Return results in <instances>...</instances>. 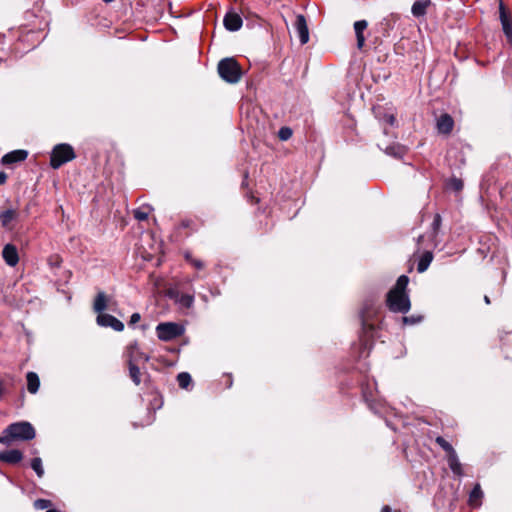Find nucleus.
I'll list each match as a JSON object with an SVG mask.
<instances>
[{"instance_id":"obj_1","label":"nucleus","mask_w":512,"mask_h":512,"mask_svg":"<svg viewBox=\"0 0 512 512\" xmlns=\"http://www.w3.org/2000/svg\"><path fill=\"white\" fill-rule=\"evenodd\" d=\"M409 283V278L406 275H401L395 286L388 292L386 304L392 312L407 313L410 309V299L406 293V288Z\"/></svg>"},{"instance_id":"obj_2","label":"nucleus","mask_w":512,"mask_h":512,"mask_svg":"<svg viewBox=\"0 0 512 512\" xmlns=\"http://www.w3.org/2000/svg\"><path fill=\"white\" fill-rule=\"evenodd\" d=\"M220 77L228 83H237L241 79V68L233 58H225L218 63Z\"/></svg>"},{"instance_id":"obj_3","label":"nucleus","mask_w":512,"mask_h":512,"mask_svg":"<svg viewBox=\"0 0 512 512\" xmlns=\"http://www.w3.org/2000/svg\"><path fill=\"white\" fill-rule=\"evenodd\" d=\"M75 158V153L73 148L68 144H58L56 145L51 153L50 157V165L54 169H58L66 162H69Z\"/></svg>"},{"instance_id":"obj_4","label":"nucleus","mask_w":512,"mask_h":512,"mask_svg":"<svg viewBox=\"0 0 512 512\" xmlns=\"http://www.w3.org/2000/svg\"><path fill=\"white\" fill-rule=\"evenodd\" d=\"M11 440H31L35 437V429L29 422H16L6 427Z\"/></svg>"},{"instance_id":"obj_5","label":"nucleus","mask_w":512,"mask_h":512,"mask_svg":"<svg viewBox=\"0 0 512 512\" xmlns=\"http://www.w3.org/2000/svg\"><path fill=\"white\" fill-rule=\"evenodd\" d=\"M378 307L373 300H367L361 309L360 317L364 333L367 335L374 330V324L371 320L377 315Z\"/></svg>"},{"instance_id":"obj_6","label":"nucleus","mask_w":512,"mask_h":512,"mask_svg":"<svg viewBox=\"0 0 512 512\" xmlns=\"http://www.w3.org/2000/svg\"><path fill=\"white\" fill-rule=\"evenodd\" d=\"M156 333L160 340L170 341L179 337L183 333V329L176 323L165 322L157 325Z\"/></svg>"},{"instance_id":"obj_7","label":"nucleus","mask_w":512,"mask_h":512,"mask_svg":"<svg viewBox=\"0 0 512 512\" xmlns=\"http://www.w3.org/2000/svg\"><path fill=\"white\" fill-rule=\"evenodd\" d=\"M124 356L127 359V364H137L140 361H149V356L140 350L137 342H132L126 347Z\"/></svg>"},{"instance_id":"obj_8","label":"nucleus","mask_w":512,"mask_h":512,"mask_svg":"<svg viewBox=\"0 0 512 512\" xmlns=\"http://www.w3.org/2000/svg\"><path fill=\"white\" fill-rule=\"evenodd\" d=\"M499 18L504 34L508 42L512 44V19L502 0H499Z\"/></svg>"},{"instance_id":"obj_9","label":"nucleus","mask_w":512,"mask_h":512,"mask_svg":"<svg viewBox=\"0 0 512 512\" xmlns=\"http://www.w3.org/2000/svg\"><path fill=\"white\" fill-rule=\"evenodd\" d=\"M20 216L19 211L16 208H8L0 211V224L6 230H13L14 222L18 220Z\"/></svg>"},{"instance_id":"obj_10","label":"nucleus","mask_w":512,"mask_h":512,"mask_svg":"<svg viewBox=\"0 0 512 512\" xmlns=\"http://www.w3.org/2000/svg\"><path fill=\"white\" fill-rule=\"evenodd\" d=\"M97 323L103 327H111L113 330L118 332L124 329V324L120 320L106 313H100L97 316Z\"/></svg>"},{"instance_id":"obj_11","label":"nucleus","mask_w":512,"mask_h":512,"mask_svg":"<svg viewBox=\"0 0 512 512\" xmlns=\"http://www.w3.org/2000/svg\"><path fill=\"white\" fill-rule=\"evenodd\" d=\"M2 257L8 266L15 267L19 262L17 247L10 243L6 244L2 250Z\"/></svg>"},{"instance_id":"obj_12","label":"nucleus","mask_w":512,"mask_h":512,"mask_svg":"<svg viewBox=\"0 0 512 512\" xmlns=\"http://www.w3.org/2000/svg\"><path fill=\"white\" fill-rule=\"evenodd\" d=\"M294 27L298 34L301 44H306L309 41V30L306 19L303 15L296 16Z\"/></svg>"},{"instance_id":"obj_13","label":"nucleus","mask_w":512,"mask_h":512,"mask_svg":"<svg viewBox=\"0 0 512 512\" xmlns=\"http://www.w3.org/2000/svg\"><path fill=\"white\" fill-rule=\"evenodd\" d=\"M27 156L28 153L26 150H14L4 155L2 157L1 163L3 165H10L13 163L24 161L27 158Z\"/></svg>"},{"instance_id":"obj_14","label":"nucleus","mask_w":512,"mask_h":512,"mask_svg":"<svg viewBox=\"0 0 512 512\" xmlns=\"http://www.w3.org/2000/svg\"><path fill=\"white\" fill-rule=\"evenodd\" d=\"M224 26L229 31H237L242 26V18L237 13H227L224 17Z\"/></svg>"},{"instance_id":"obj_15","label":"nucleus","mask_w":512,"mask_h":512,"mask_svg":"<svg viewBox=\"0 0 512 512\" xmlns=\"http://www.w3.org/2000/svg\"><path fill=\"white\" fill-rule=\"evenodd\" d=\"M23 458V454L20 450L12 449L0 452V461L8 464L19 463Z\"/></svg>"},{"instance_id":"obj_16","label":"nucleus","mask_w":512,"mask_h":512,"mask_svg":"<svg viewBox=\"0 0 512 512\" xmlns=\"http://www.w3.org/2000/svg\"><path fill=\"white\" fill-rule=\"evenodd\" d=\"M454 126V121L449 114H443L437 120V129L439 133L449 134Z\"/></svg>"},{"instance_id":"obj_17","label":"nucleus","mask_w":512,"mask_h":512,"mask_svg":"<svg viewBox=\"0 0 512 512\" xmlns=\"http://www.w3.org/2000/svg\"><path fill=\"white\" fill-rule=\"evenodd\" d=\"M367 21L359 20L354 23V30L357 38V47L361 49L365 43V37L363 35L364 30L367 28Z\"/></svg>"},{"instance_id":"obj_18","label":"nucleus","mask_w":512,"mask_h":512,"mask_svg":"<svg viewBox=\"0 0 512 512\" xmlns=\"http://www.w3.org/2000/svg\"><path fill=\"white\" fill-rule=\"evenodd\" d=\"M171 297H173L177 303L185 308H190L194 303V296L191 294L171 292Z\"/></svg>"},{"instance_id":"obj_19","label":"nucleus","mask_w":512,"mask_h":512,"mask_svg":"<svg viewBox=\"0 0 512 512\" xmlns=\"http://www.w3.org/2000/svg\"><path fill=\"white\" fill-rule=\"evenodd\" d=\"M430 5V0H417L411 8V12L415 17H421L426 14V10Z\"/></svg>"},{"instance_id":"obj_20","label":"nucleus","mask_w":512,"mask_h":512,"mask_svg":"<svg viewBox=\"0 0 512 512\" xmlns=\"http://www.w3.org/2000/svg\"><path fill=\"white\" fill-rule=\"evenodd\" d=\"M26 379L28 391L32 394L36 393L40 386V380L38 375L35 372H28Z\"/></svg>"},{"instance_id":"obj_21","label":"nucleus","mask_w":512,"mask_h":512,"mask_svg":"<svg viewBox=\"0 0 512 512\" xmlns=\"http://www.w3.org/2000/svg\"><path fill=\"white\" fill-rule=\"evenodd\" d=\"M447 460H448V464H449V467L452 470V472L458 476H461L463 473L462 465L459 462L456 452L452 453L451 455H448Z\"/></svg>"},{"instance_id":"obj_22","label":"nucleus","mask_w":512,"mask_h":512,"mask_svg":"<svg viewBox=\"0 0 512 512\" xmlns=\"http://www.w3.org/2000/svg\"><path fill=\"white\" fill-rule=\"evenodd\" d=\"M483 492L479 484H476L469 495V503L471 506L478 507L481 504Z\"/></svg>"},{"instance_id":"obj_23","label":"nucleus","mask_w":512,"mask_h":512,"mask_svg":"<svg viewBox=\"0 0 512 512\" xmlns=\"http://www.w3.org/2000/svg\"><path fill=\"white\" fill-rule=\"evenodd\" d=\"M433 260V255L431 252H425L419 262H418V265H417V270L419 273H423L424 271L427 270V268L429 267L430 263L432 262Z\"/></svg>"},{"instance_id":"obj_24","label":"nucleus","mask_w":512,"mask_h":512,"mask_svg":"<svg viewBox=\"0 0 512 512\" xmlns=\"http://www.w3.org/2000/svg\"><path fill=\"white\" fill-rule=\"evenodd\" d=\"M107 307L106 295L103 292L98 293L94 301V310L99 314L102 313Z\"/></svg>"},{"instance_id":"obj_25","label":"nucleus","mask_w":512,"mask_h":512,"mask_svg":"<svg viewBox=\"0 0 512 512\" xmlns=\"http://www.w3.org/2000/svg\"><path fill=\"white\" fill-rule=\"evenodd\" d=\"M129 367V375L135 385H139L141 383V373L140 369L136 364H128Z\"/></svg>"},{"instance_id":"obj_26","label":"nucleus","mask_w":512,"mask_h":512,"mask_svg":"<svg viewBox=\"0 0 512 512\" xmlns=\"http://www.w3.org/2000/svg\"><path fill=\"white\" fill-rule=\"evenodd\" d=\"M446 187L455 192H459L463 189V181L459 178L452 177L447 181Z\"/></svg>"},{"instance_id":"obj_27","label":"nucleus","mask_w":512,"mask_h":512,"mask_svg":"<svg viewBox=\"0 0 512 512\" xmlns=\"http://www.w3.org/2000/svg\"><path fill=\"white\" fill-rule=\"evenodd\" d=\"M177 381H178V385L183 388V389H187L188 386L190 385V383L192 382V378L190 376L189 373L187 372H182V373H179L178 376H177Z\"/></svg>"},{"instance_id":"obj_28","label":"nucleus","mask_w":512,"mask_h":512,"mask_svg":"<svg viewBox=\"0 0 512 512\" xmlns=\"http://www.w3.org/2000/svg\"><path fill=\"white\" fill-rule=\"evenodd\" d=\"M436 443L447 453V456L456 452L452 445L441 436L436 438Z\"/></svg>"},{"instance_id":"obj_29","label":"nucleus","mask_w":512,"mask_h":512,"mask_svg":"<svg viewBox=\"0 0 512 512\" xmlns=\"http://www.w3.org/2000/svg\"><path fill=\"white\" fill-rule=\"evenodd\" d=\"M31 468L36 472L38 477H42L44 475L42 460L40 458L36 457L32 459Z\"/></svg>"},{"instance_id":"obj_30","label":"nucleus","mask_w":512,"mask_h":512,"mask_svg":"<svg viewBox=\"0 0 512 512\" xmlns=\"http://www.w3.org/2000/svg\"><path fill=\"white\" fill-rule=\"evenodd\" d=\"M386 153L388 155L401 158L405 153V149L402 146H390L387 147Z\"/></svg>"},{"instance_id":"obj_31","label":"nucleus","mask_w":512,"mask_h":512,"mask_svg":"<svg viewBox=\"0 0 512 512\" xmlns=\"http://www.w3.org/2000/svg\"><path fill=\"white\" fill-rule=\"evenodd\" d=\"M185 259L197 270H202L205 267L203 261L192 257L190 253L185 254Z\"/></svg>"},{"instance_id":"obj_32","label":"nucleus","mask_w":512,"mask_h":512,"mask_svg":"<svg viewBox=\"0 0 512 512\" xmlns=\"http://www.w3.org/2000/svg\"><path fill=\"white\" fill-rule=\"evenodd\" d=\"M51 505H52L51 501L47 500V499H37L34 502V507L39 510L48 509V508H50Z\"/></svg>"},{"instance_id":"obj_33","label":"nucleus","mask_w":512,"mask_h":512,"mask_svg":"<svg viewBox=\"0 0 512 512\" xmlns=\"http://www.w3.org/2000/svg\"><path fill=\"white\" fill-rule=\"evenodd\" d=\"M278 136L281 140L286 141L291 138L292 136V130L288 127H282L279 130Z\"/></svg>"},{"instance_id":"obj_34","label":"nucleus","mask_w":512,"mask_h":512,"mask_svg":"<svg viewBox=\"0 0 512 512\" xmlns=\"http://www.w3.org/2000/svg\"><path fill=\"white\" fill-rule=\"evenodd\" d=\"M134 217L139 221H144L148 218V212L142 208L136 209L134 211Z\"/></svg>"},{"instance_id":"obj_35","label":"nucleus","mask_w":512,"mask_h":512,"mask_svg":"<svg viewBox=\"0 0 512 512\" xmlns=\"http://www.w3.org/2000/svg\"><path fill=\"white\" fill-rule=\"evenodd\" d=\"M11 442H12L11 437L9 436V433L6 432V428H5L3 431V434L0 435V443L9 445V444H11Z\"/></svg>"},{"instance_id":"obj_36","label":"nucleus","mask_w":512,"mask_h":512,"mask_svg":"<svg viewBox=\"0 0 512 512\" xmlns=\"http://www.w3.org/2000/svg\"><path fill=\"white\" fill-rule=\"evenodd\" d=\"M383 120L393 126L396 122L395 116L393 114H386L383 118Z\"/></svg>"},{"instance_id":"obj_37","label":"nucleus","mask_w":512,"mask_h":512,"mask_svg":"<svg viewBox=\"0 0 512 512\" xmlns=\"http://www.w3.org/2000/svg\"><path fill=\"white\" fill-rule=\"evenodd\" d=\"M420 320H421V317H419V318L407 317V316L403 317V322L405 324H415V323L419 322Z\"/></svg>"},{"instance_id":"obj_38","label":"nucleus","mask_w":512,"mask_h":512,"mask_svg":"<svg viewBox=\"0 0 512 512\" xmlns=\"http://www.w3.org/2000/svg\"><path fill=\"white\" fill-rule=\"evenodd\" d=\"M141 319V316L139 313H133L130 317V325H134L136 324L137 322H139Z\"/></svg>"},{"instance_id":"obj_39","label":"nucleus","mask_w":512,"mask_h":512,"mask_svg":"<svg viewBox=\"0 0 512 512\" xmlns=\"http://www.w3.org/2000/svg\"><path fill=\"white\" fill-rule=\"evenodd\" d=\"M440 223H441V217H440V215H438V214H437V215L435 216L434 220H433V226H434V228H435V229H436V228H438V227H439V225H440Z\"/></svg>"},{"instance_id":"obj_40","label":"nucleus","mask_w":512,"mask_h":512,"mask_svg":"<svg viewBox=\"0 0 512 512\" xmlns=\"http://www.w3.org/2000/svg\"><path fill=\"white\" fill-rule=\"evenodd\" d=\"M6 180V175L3 172H0V185L3 184Z\"/></svg>"},{"instance_id":"obj_41","label":"nucleus","mask_w":512,"mask_h":512,"mask_svg":"<svg viewBox=\"0 0 512 512\" xmlns=\"http://www.w3.org/2000/svg\"><path fill=\"white\" fill-rule=\"evenodd\" d=\"M381 512H391V509L388 506L382 508Z\"/></svg>"},{"instance_id":"obj_42","label":"nucleus","mask_w":512,"mask_h":512,"mask_svg":"<svg viewBox=\"0 0 512 512\" xmlns=\"http://www.w3.org/2000/svg\"><path fill=\"white\" fill-rule=\"evenodd\" d=\"M484 301H485V303H486V304H490V299H489V297H488V296H485V297H484Z\"/></svg>"},{"instance_id":"obj_43","label":"nucleus","mask_w":512,"mask_h":512,"mask_svg":"<svg viewBox=\"0 0 512 512\" xmlns=\"http://www.w3.org/2000/svg\"><path fill=\"white\" fill-rule=\"evenodd\" d=\"M46 512H58V511L55 509H48Z\"/></svg>"},{"instance_id":"obj_44","label":"nucleus","mask_w":512,"mask_h":512,"mask_svg":"<svg viewBox=\"0 0 512 512\" xmlns=\"http://www.w3.org/2000/svg\"><path fill=\"white\" fill-rule=\"evenodd\" d=\"M395 512H399V511H395Z\"/></svg>"}]
</instances>
